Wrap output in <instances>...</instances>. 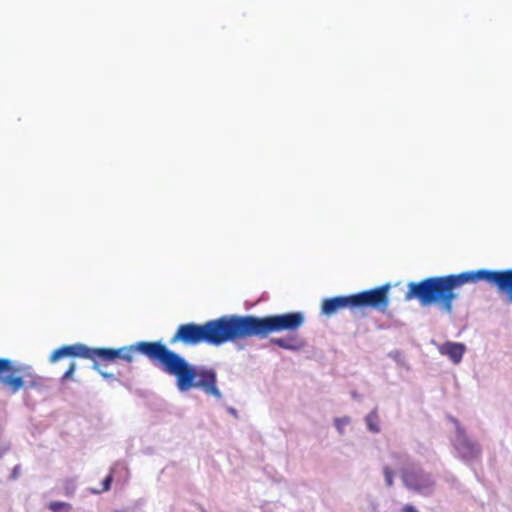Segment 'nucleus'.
I'll list each match as a JSON object with an SVG mask.
<instances>
[{
	"mask_svg": "<svg viewBox=\"0 0 512 512\" xmlns=\"http://www.w3.org/2000/svg\"><path fill=\"white\" fill-rule=\"evenodd\" d=\"M136 352L145 355L150 361L157 364L165 373L176 378V386L180 391H188L192 388L201 389L208 396L217 399L222 393L217 386V373L212 368L195 367L185 358L168 349L160 342L141 341L134 345L113 348H90L82 343L62 346L50 355L49 361L55 363L64 357H79L94 362V368H98V360L111 362L122 359L132 362Z\"/></svg>",
	"mask_w": 512,
	"mask_h": 512,
	"instance_id": "obj_1",
	"label": "nucleus"
},
{
	"mask_svg": "<svg viewBox=\"0 0 512 512\" xmlns=\"http://www.w3.org/2000/svg\"><path fill=\"white\" fill-rule=\"evenodd\" d=\"M484 281L506 293L512 302V269L465 271L459 274L433 276L418 282H410L404 298L417 300L422 307L436 305L445 313H452L453 303L458 298L457 289L467 283Z\"/></svg>",
	"mask_w": 512,
	"mask_h": 512,
	"instance_id": "obj_2",
	"label": "nucleus"
},
{
	"mask_svg": "<svg viewBox=\"0 0 512 512\" xmlns=\"http://www.w3.org/2000/svg\"><path fill=\"white\" fill-rule=\"evenodd\" d=\"M239 340L237 315L222 316L203 324L185 323L177 327L170 338V344L181 343L184 346H197L206 343L220 346L226 342Z\"/></svg>",
	"mask_w": 512,
	"mask_h": 512,
	"instance_id": "obj_3",
	"label": "nucleus"
},
{
	"mask_svg": "<svg viewBox=\"0 0 512 512\" xmlns=\"http://www.w3.org/2000/svg\"><path fill=\"white\" fill-rule=\"evenodd\" d=\"M302 312L257 317L253 315H237L239 340L248 338L264 339L272 333L297 331L304 323Z\"/></svg>",
	"mask_w": 512,
	"mask_h": 512,
	"instance_id": "obj_4",
	"label": "nucleus"
},
{
	"mask_svg": "<svg viewBox=\"0 0 512 512\" xmlns=\"http://www.w3.org/2000/svg\"><path fill=\"white\" fill-rule=\"evenodd\" d=\"M0 384L15 394L21 389L41 386L42 379L30 366L17 365L10 359L0 358Z\"/></svg>",
	"mask_w": 512,
	"mask_h": 512,
	"instance_id": "obj_5",
	"label": "nucleus"
},
{
	"mask_svg": "<svg viewBox=\"0 0 512 512\" xmlns=\"http://www.w3.org/2000/svg\"><path fill=\"white\" fill-rule=\"evenodd\" d=\"M391 285L386 283L374 289L362 291L351 295L352 306L356 308H373L384 312L389 306V290Z\"/></svg>",
	"mask_w": 512,
	"mask_h": 512,
	"instance_id": "obj_6",
	"label": "nucleus"
},
{
	"mask_svg": "<svg viewBox=\"0 0 512 512\" xmlns=\"http://www.w3.org/2000/svg\"><path fill=\"white\" fill-rule=\"evenodd\" d=\"M404 485L414 491L426 493L434 486V480L431 474L425 473L422 470L404 471L402 474Z\"/></svg>",
	"mask_w": 512,
	"mask_h": 512,
	"instance_id": "obj_7",
	"label": "nucleus"
},
{
	"mask_svg": "<svg viewBox=\"0 0 512 512\" xmlns=\"http://www.w3.org/2000/svg\"><path fill=\"white\" fill-rule=\"evenodd\" d=\"M459 456L464 461L475 459L480 454V448L477 444L469 440L465 431L461 427H457V436L454 444Z\"/></svg>",
	"mask_w": 512,
	"mask_h": 512,
	"instance_id": "obj_8",
	"label": "nucleus"
},
{
	"mask_svg": "<svg viewBox=\"0 0 512 512\" xmlns=\"http://www.w3.org/2000/svg\"><path fill=\"white\" fill-rule=\"evenodd\" d=\"M346 308L354 309V306H352L351 295L324 299L321 305V312L326 316H331L339 310Z\"/></svg>",
	"mask_w": 512,
	"mask_h": 512,
	"instance_id": "obj_9",
	"label": "nucleus"
},
{
	"mask_svg": "<svg viewBox=\"0 0 512 512\" xmlns=\"http://www.w3.org/2000/svg\"><path fill=\"white\" fill-rule=\"evenodd\" d=\"M439 352L457 364L463 357L465 345L456 342H445L439 347Z\"/></svg>",
	"mask_w": 512,
	"mask_h": 512,
	"instance_id": "obj_10",
	"label": "nucleus"
},
{
	"mask_svg": "<svg viewBox=\"0 0 512 512\" xmlns=\"http://www.w3.org/2000/svg\"><path fill=\"white\" fill-rule=\"evenodd\" d=\"M296 342H297V339L294 337H291L288 339L273 338L271 340L272 344H274L280 348L286 349V350H297L301 346V344H296Z\"/></svg>",
	"mask_w": 512,
	"mask_h": 512,
	"instance_id": "obj_11",
	"label": "nucleus"
},
{
	"mask_svg": "<svg viewBox=\"0 0 512 512\" xmlns=\"http://www.w3.org/2000/svg\"><path fill=\"white\" fill-rule=\"evenodd\" d=\"M366 424H367V427L370 431L374 432V433H377L379 432L380 428H379V416H378V413L376 411H371L367 416H366Z\"/></svg>",
	"mask_w": 512,
	"mask_h": 512,
	"instance_id": "obj_12",
	"label": "nucleus"
},
{
	"mask_svg": "<svg viewBox=\"0 0 512 512\" xmlns=\"http://www.w3.org/2000/svg\"><path fill=\"white\" fill-rule=\"evenodd\" d=\"M70 505L68 503H65V502H51L49 504V509L52 511V512H62L63 510L64 511H67L70 509Z\"/></svg>",
	"mask_w": 512,
	"mask_h": 512,
	"instance_id": "obj_13",
	"label": "nucleus"
},
{
	"mask_svg": "<svg viewBox=\"0 0 512 512\" xmlns=\"http://www.w3.org/2000/svg\"><path fill=\"white\" fill-rule=\"evenodd\" d=\"M75 369H76V364L74 362L70 363L68 369L63 374V376L61 378V381L62 382H66L67 380L72 379V376H73V373H74Z\"/></svg>",
	"mask_w": 512,
	"mask_h": 512,
	"instance_id": "obj_14",
	"label": "nucleus"
},
{
	"mask_svg": "<svg viewBox=\"0 0 512 512\" xmlns=\"http://www.w3.org/2000/svg\"><path fill=\"white\" fill-rule=\"evenodd\" d=\"M383 472H384V477H385L386 485L388 487L392 486V484H393V476H394L393 471L391 470L390 467L386 466V467H384Z\"/></svg>",
	"mask_w": 512,
	"mask_h": 512,
	"instance_id": "obj_15",
	"label": "nucleus"
},
{
	"mask_svg": "<svg viewBox=\"0 0 512 512\" xmlns=\"http://www.w3.org/2000/svg\"><path fill=\"white\" fill-rule=\"evenodd\" d=\"M349 422H350L349 418L344 417V418L335 419L334 424H335V427L337 428V430L342 434L344 426L347 425Z\"/></svg>",
	"mask_w": 512,
	"mask_h": 512,
	"instance_id": "obj_16",
	"label": "nucleus"
},
{
	"mask_svg": "<svg viewBox=\"0 0 512 512\" xmlns=\"http://www.w3.org/2000/svg\"><path fill=\"white\" fill-rule=\"evenodd\" d=\"M113 481V477L111 474H109L104 480H103V487H102V491H108L111 487V483Z\"/></svg>",
	"mask_w": 512,
	"mask_h": 512,
	"instance_id": "obj_17",
	"label": "nucleus"
},
{
	"mask_svg": "<svg viewBox=\"0 0 512 512\" xmlns=\"http://www.w3.org/2000/svg\"><path fill=\"white\" fill-rule=\"evenodd\" d=\"M402 511L403 512H418L416 510V508L414 506L410 505V504L404 505L403 508H402Z\"/></svg>",
	"mask_w": 512,
	"mask_h": 512,
	"instance_id": "obj_18",
	"label": "nucleus"
},
{
	"mask_svg": "<svg viewBox=\"0 0 512 512\" xmlns=\"http://www.w3.org/2000/svg\"><path fill=\"white\" fill-rule=\"evenodd\" d=\"M102 375H103L104 377H110V376H111V375H108V374H106V373H102Z\"/></svg>",
	"mask_w": 512,
	"mask_h": 512,
	"instance_id": "obj_19",
	"label": "nucleus"
}]
</instances>
